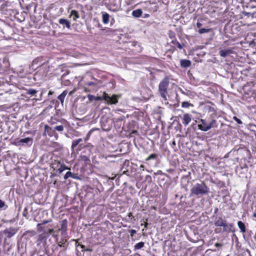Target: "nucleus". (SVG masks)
I'll use <instances>...</instances> for the list:
<instances>
[{"label":"nucleus","instance_id":"1","mask_svg":"<svg viewBox=\"0 0 256 256\" xmlns=\"http://www.w3.org/2000/svg\"><path fill=\"white\" fill-rule=\"evenodd\" d=\"M216 118V114L214 112L205 118L198 120V121H196L198 123V128L202 131L206 132L212 128H216L218 126V122Z\"/></svg>","mask_w":256,"mask_h":256},{"label":"nucleus","instance_id":"2","mask_svg":"<svg viewBox=\"0 0 256 256\" xmlns=\"http://www.w3.org/2000/svg\"><path fill=\"white\" fill-rule=\"evenodd\" d=\"M192 196H204L209 192V188L204 182L196 184L190 190Z\"/></svg>","mask_w":256,"mask_h":256},{"label":"nucleus","instance_id":"3","mask_svg":"<svg viewBox=\"0 0 256 256\" xmlns=\"http://www.w3.org/2000/svg\"><path fill=\"white\" fill-rule=\"evenodd\" d=\"M170 84V78L168 76H165L161 80L158 85V93L164 100H167L168 96V90Z\"/></svg>","mask_w":256,"mask_h":256},{"label":"nucleus","instance_id":"4","mask_svg":"<svg viewBox=\"0 0 256 256\" xmlns=\"http://www.w3.org/2000/svg\"><path fill=\"white\" fill-rule=\"evenodd\" d=\"M255 84L254 82L250 81L245 84L242 88V100H248V98L253 97L254 90L253 88Z\"/></svg>","mask_w":256,"mask_h":256},{"label":"nucleus","instance_id":"5","mask_svg":"<svg viewBox=\"0 0 256 256\" xmlns=\"http://www.w3.org/2000/svg\"><path fill=\"white\" fill-rule=\"evenodd\" d=\"M50 234L46 232H43L42 234H40L36 241V246H43L46 250L48 249V245L47 242V234Z\"/></svg>","mask_w":256,"mask_h":256},{"label":"nucleus","instance_id":"6","mask_svg":"<svg viewBox=\"0 0 256 256\" xmlns=\"http://www.w3.org/2000/svg\"><path fill=\"white\" fill-rule=\"evenodd\" d=\"M103 98L108 104H115L118 102V96L117 95L113 94L110 96L107 93H103Z\"/></svg>","mask_w":256,"mask_h":256},{"label":"nucleus","instance_id":"7","mask_svg":"<svg viewBox=\"0 0 256 256\" xmlns=\"http://www.w3.org/2000/svg\"><path fill=\"white\" fill-rule=\"evenodd\" d=\"M212 218L214 220V226L216 227H220V228H216L215 229V232L220 233L221 232V224L223 223L225 220L223 219L221 216H218L214 214L212 216Z\"/></svg>","mask_w":256,"mask_h":256},{"label":"nucleus","instance_id":"8","mask_svg":"<svg viewBox=\"0 0 256 256\" xmlns=\"http://www.w3.org/2000/svg\"><path fill=\"white\" fill-rule=\"evenodd\" d=\"M18 228L10 227L8 228H6L2 231V233L6 235V236L4 238V241L6 242L7 238H10L14 236L18 232Z\"/></svg>","mask_w":256,"mask_h":256},{"label":"nucleus","instance_id":"9","mask_svg":"<svg viewBox=\"0 0 256 256\" xmlns=\"http://www.w3.org/2000/svg\"><path fill=\"white\" fill-rule=\"evenodd\" d=\"M52 220H44L40 224H37L38 230V232H48V234H52L54 232V230L52 226H50V228H48V230H45L46 226H43L42 225H44L47 223L50 222Z\"/></svg>","mask_w":256,"mask_h":256},{"label":"nucleus","instance_id":"10","mask_svg":"<svg viewBox=\"0 0 256 256\" xmlns=\"http://www.w3.org/2000/svg\"><path fill=\"white\" fill-rule=\"evenodd\" d=\"M128 48L130 49V50L132 53H134V54H136V52H141V50H142L141 47L140 46L139 44H138L136 42H129L128 44Z\"/></svg>","mask_w":256,"mask_h":256},{"label":"nucleus","instance_id":"11","mask_svg":"<svg viewBox=\"0 0 256 256\" xmlns=\"http://www.w3.org/2000/svg\"><path fill=\"white\" fill-rule=\"evenodd\" d=\"M44 133L50 137L54 136L56 140L58 138V134L56 132L54 127L52 128L46 124L44 126Z\"/></svg>","mask_w":256,"mask_h":256},{"label":"nucleus","instance_id":"12","mask_svg":"<svg viewBox=\"0 0 256 256\" xmlns=\"http://www.w3.org/2000/svg\"><path fill=\"white\" fill-rule=\"evenodd\" d=\"M68 223L66 219H64L60 222V228L58 229V230L60 231L62 236H66L67 235Z\"/></svg>","mask_w":256,"mask_h":256},{"label":"nucleus","instance_id":"13","mask_svg":"<svg viewBox=\"0 0 256 256\" xmlns=\"http://www.w3.org/2000/svg\"><path fill=\"white\" fill-rule=\"evenodd\" d=\"M219 50V54L223 58H226L227 56L233 54L234 52L233 48H223L221 47Z\"/></svg>","mask_w":256,"mask_h":256},{"label":"nucleus","instance_id":"14","mask_svg":"<svg viewBox=\"0 0 256 256\" xmlns=\"http://www.w3.org/2000/svg\"><path fill=\"white\" fill-rule=\"evenodd\" d=\"M18 143L19 145L23 144L24 143L26 146H30L33 143V139L30 137L21 138L18 140Z\"/></svg>","mask_w":256,"mask_h":256},{"label":"nucleus","instance_id":"15","mask_svg":"<svg viewBox=\"0 0 256 256\" xmlns=\"http://www.w3.org/2000/svg\"><path fill=\"white\" fill-rule=\"evenodd\" d=\"M62 236L63 237L61 238L60 240L58 242V246L56 248V250H58V247L63 248H68V243L67 242V240L66 238V236Z\"/></svg>","mask_w":256,"mask_h":256},{"label":"nucleus","instance_id":"16","mask_svg":"<svg viewBox=\"0 0 256 256\" xmlns=\"http://www.w3.org/2000/svg\"><path fill=\"white\" fill-rule=\"evenodd\" d=\"M182 122L184 126H188L192 120V115L189 114H184L183 115Z\"/></svg>","mask_w":256,"mask_h":256},{"label":"nucleus","instance_id":"17","mask_svg":"<svg viewBox=\"0 0 256 256\" xmlns=\"http://www.w3.org/2000/svg\"><path fill=\"white\" fill-rule=\"evenodd\" d=\"M58 22L60 24L62 25L63 28H64L65 26L68 29L71 28L70 22L65 18H60L58 20Z\"/></svg>","mask_w":256,"mask_h":256},{"label":"nucleus","instance_id":"18","mask_svg":"<svg viewBox=\"0 0 256 256\" xmlns=\"http://www.w3.org/2000/svg\"><path fill=\"white\" fill-rule=\"evenodd\" d=\"M41 60L42 58H38L34 59L32 62V66L35 67L36 68L44 65V62H41Z\"/></svg>","mask_w":256,"mask_h":256},{"label":"nucleus","instance_id":"19","mask_svg":"<svg viewBox=\"0 0 256 256\" xmlns=\"http://www.w3.org/2000/svg\"><path fill=\"white\" fill-rule=\"evenodd\" d=\"M170 43L172 44L174 46V48H178L180 50H182L184 46V44H180L178 41V40H176V38H174V40H172L170 42Z\"/></svg>","mask_w":256,"mask_h":256},{"label":"nucleus","instance_id":"20","mask_svg":"<svg viewBox=\"0 0 256 256\" xmlns=\"http://www.w3.org/2000/svg\"><path fill=\"white\" fill-rule=\"evenodd\" d=\"M101 14H102V22L105 24H108L109 22L110 16L108 13L104 12H102Z\"/></svg>","mask_w":256,"mask_h":256},{"label":"nucleus","instance_id":"21","mask_svg":"<svg viewBox=\"0 0 256 256\" xmlns=\"http://www.w3.org/2000/svg\"><path fill=\"white\" fill-rule=\"evenodd\" d=\"M221 227L223 228V230L224 232L230 231L232 227V224L227 223L226 220H224L223 223L221 224Z\"/></svg>","mask_w":256,"mask_h":256},{"label":"nucleus","instance_id":"22","mask_svg":"<svg viewBox=\"0 0 256 256\" xmlns=\"http://www.w3.org/2000/svg\"><path fill=\"white\" fill-rule=\"evenodd\" d=\"M60 162L58 160H52L50 164V167L53 169L54 170H57L58 168H59L60 164Z\"/></svg>","mask_w":256,"mask_h":256},{"label":"nucleus","instance_id":"23","mask_svg":"<svg viewBox=\"0 0 256 256\" xmlns=\"http://www.w3.org/2000/svg\"><path fill=\"white\" fill-rule=\"evenodd\" d=\"M180 64L182 67L186 68L189 67L191 65V62L188 60H181Z\"/></svg>","mask_w":256,"mask_h":256},{"label":"nucleus","instance_id":"24","mask_svg":"<svg viewBox=\"0 0 256 256\" xmlns=\"http://www.w3.org/2000/svg\"><path fill=\"white\" fill-rule=\"evenodd\" d=\"M142 14V11L140 8L134 10L132 12V16L134 18H140Z\"/></svg>","mask_w":256,"mask_h":256},{"label":"nucleus","instance_id":"25","mask_svg":"<svg viewBox=\"0 0 256 256\" xmlns=\"http://www.w3.org/2000/svg\"><path fill=\"white\" fill-rule=\"evenodd\" d=\"M82 141V138H79L78 139L74 140L72 142V146L71 148L72 149H74V148H76L78 145L80 144V146H82V144H80V142Z\"/></svg>","mask_w":256,"mask_h":256},{"label":"nucleus","instance_id":"26","mask_svg":"<svg viewBox=\"0 0 256 256\" xmlns=\"http://www.w3.org/2000/svg\"><path fill=\"white\" fill-rule=\"evenodd\" d=\"M68 94V91L66 90H64L60 94L58 98L60 100L61 104H63L65 97Z\"/></svg>","mask_w":256,"mask_h":256},{"label":"nucleus","instance_id":"27","mask_svg":"<svg viewBox=\"0 0 256 256\" xmlns=\"http://www.w3.org/2000/svg\"><path fill=\"white\" fill-rule=\"evenodd\" d=\"M238 226L242 232H243V233L246 232V226H245L243 222H242V221H238Z\"/></svg>","mask_w":256,"mask_h":256},{"label":"nucleus","instance_id":"28","mask_svg":"<svg viewBox=\"0 0 256 256\" xmlns=\"http://www.w3.org/2000/svg\"><path fill=\"white\" fill-rule=\"evenodd\" d=\"M69 169L67 166L64 163H60L59 168H58L57 171L59 172V173H62L64 170Z\"/></svg>","mask_w":256,"mask_h":256},{"label":"nucleus","instance_id":"29","mask_svg":"<svg viewBox=\"0 0 256 256\" xmlns=\"http://www.w3.org/2000/svg\"><path fill=\"white\" fill-rule=\"evenodd\" d=\"M70 16H74V17H73L74 20H76L80 17L78 12L76 10H72L71 11Z\"/></svg>","mask_w":256,"mask_h":256},{"label":"nucleus","instance_id":"30","mask_svg":"<svg viewBox=\"0 0 256 256\" xmlns=\"http://www.w3.org/2000/svg\"><path fill=\"white\" fill-rule=\"evenodd\" d=\"M36 232L34 230H28L25 232L24 235L28 236V237H32L36 235Z\"/></svg>","mask_w":256,"mask_h":256},{"label":"nucleus","instance_id":"31","mask_svg":"<svg viewBox=\"0 0 256 256\" xmlns=\"http://www.w3.org/2000/svg\"><path fill=\"white\" fill-rule=\"evenodd\" d=\"M158 158V154H152L146 158V161L148 162L150 160H156Z\"/></svg>","mask_w":256,"mask_h":256},{"label":"nucleus","instance_id":"32","mask_svg":"<svg viewBox=\"0 0 256 256\" xmlns=\"http://www.w3.org/2000/svg\"><path fill=\"white\" fill-rule=\"evenodd\" d=\"M38 92L37 90H34V89H32V88H30L28 90H26V94H30L31 96H36V92Z\"/></svg>","mask_w":256,"mask_h":256},{"label":"nucleus","instance_id":"33","mask_svg":"<svg viewBox=\"0 0 256 256\" xmlns=\"http://www.w3.org/2000/svg\"><path fill=\"white\" fill-rule=\"evenodd\" d=\"M144 246V243L142 242H139L134 246L135 250H139L143 248Z\"/></svg>","mask_w":256,"mask_h":256},{"label":"nucleus","instance_id":"34","mask_svg":"<svg viewBox=\"0 0 256 256\" xmlns=\"http://www.w3.org/2000/svg\"><path fill=\"white\" fill-rule=\"evenodd\" d=\"M168 37L172 40L176 38V34L174 32L170 30L168 32Z\"/></svg>","mask_w":256,"mask_h":256},{"label":"nucleus","instance_id":"35","mask_svg":"<svg viewBox=\"0 0 256 256\" xmlns=\"http://www.w3.org/2000/svg\"><path fill=\"white\" fill-rule=\"evenodd\" d=\"M190 106H192L193 105H192V104L188 102H183L182 103V108H188Z\"/></svg>","mask_w":256,"mask_h":256},{"label":"nucleus","instance_id":"36","mask_svg":"<svg viewBox=\"0 0 256 256\" xmlns=\"http://www.w3.org/2000/svg\"><path fill=\"white\" fill-rule=\"evenodd\" d=\"M54 128L55 131L57 130L60 132H62L64 130V126L62 125L56 126H54Z\"/></svg>","mask_w":256,"mask_h":256},{"label":"nucleus","instance_id":"37","mask_svg":"<svg viewBox=\"0 0 256 256\" xmlns=\"http://www.w3.org/2000/svg\"><path fill=\"white\" fill-rule=\"evenodd\" d=\"M94 131V129H91L88 132V133L87 134L86 136L84 138V140L85 142H86L87 140H88L90 138V135L92 134L93 132Z\"/></svg>","mask_w":256,"mask_h":256},{"label":"nucleus","instance_id":"38","mask_svg":"<svg viewBox=\"0 0 256 256\" xmlns=\"http://www.w3.org/2000/svg\"><path fill=\"white\" fill-rule=\"evenodd\" d=\"M124 120V116H119L118 118H114V122H122Z\"/></svg>","mask_w":256,"mask_h":256},{"label":"nucleus","instance_id":"39","mask_svg":"<svg viewBox=\"0 0 256 256\" xmlns=\"http://www.w3.org/2000/svg\"><path fill=\"white\" fill-rule=\"evenodd\" d=\"M210 30L208 29V28H200L198 30V33L200 34H202L204 33L208 32H210Z\"/></svg>","mask_w":256,"mask_h":256},{"label":"nucleus","instance_id":"40","mask_svg":"<svg viewBox=\"0 0 256 256\" xmlns=\"http://www.w3.org/2000/svg\"><path fill=\"white\" fill-rule=\"evenodd\" d=\"M4 208V210L8 208V206L6 204L5 202L0 199V208Z\"/></svg>","mask_w":256,"mask_h":256},{"label":"nucleus","instance_id":"41","mask_svg":"<svg viewBox=\"0 0 256 256\" xmlns=\"http://www.w3.org/2000/svg\"><path fill=\"white\" fill-rule=\"evenodd\" d=\"M72 174L70 172L68 171L66 172V174L64 176V178L65 180H66V179L68 178L72 177Z\"/></svg>","mask_w":256,"mask_h":256},{"label":"nucleus","instance_id":"42","mask_svg":"<svg viewBox=\"0 0 256 256\" xmlns=\"http://www.w3.org/2000/svg\"><path fill=\"white\" fill-rule=\"evenodd\" d=\"M130 236L133 237L134 234L136 233V230H130Z\"/></svg>","mask_w":256,"mask_h":256},{"label":"nucleus","instance_id":"43","mask_svg":"<svg viewBox=\"0 0 256 256\" xmlns=\"http://www.w3.org/2000/svg\"><path fill=\"white\" fill-rule=\"evenodd\" d=\"M28 214V209L26 208L24 210V212H23V213H22V215L24 216V217H26L27 216V214Z\"/></svg>","mask_w":256,"mask_h":256},{"label":"nucleus","instance_id":"44","mask_svg":"<svg viewBox=\"0 0 256 256\" xmlns=\"http://www.w3.org/2000/svg\"><path fill=\"white\" fill-rule=\"evenodd\" d=\"M95 84H96L92 82H86L84 84L86 86H90L94 85Z\"/></svg>","mask_w":256,"mask_h":256},{"label":"nucleus","instance_id":"45","mask_svg":"<svg viewBox=\"0 0 256 256\" xmlns=\"http://www.w3.org/2000/svg\"><path fill=\"white\" fill-rule=\"evenodd\" d=\"M234 120L237 122V123H238V124H242V120L234 116Z\"/></svg>","mask_w":256,"mask_h":256},{"label":"nucleus","instance_id":"46","mask_svg":"<svg viewBox=\"0 0 256 256\" xmlns=\"http://www.w3.org/2000/svg\"><path fill=\"white\" fill-rule=\"evenodd\" d=\"M3 234H4L2 233V232H0V246L1 245L2 242V238H3Z\"/></svg>","mask_w":256,"mask_h":256},{"label":"nucleus","instance_id":"47","mask_svg":"<svg viewBox=\"0 0 256 256\" xmlns=\"http://www.w3.org/2000/svg\"><path fill=\"white\" fill-rule=\"evenodd\" d=\"M128 216L129 218H130L131 219H134V216L132 215V212H129L128 214Z\"/></svg>","mask_w":256,"mask_h":256},{"label":"nucleus","instance_id":"48","mask_svg":"<svg viewBox=\"0 0 256 256\" xmlns=\"http://www.w3.org/2000/svg\"><path fill=\"white\" fill-rule=\"evenodd\" d=\"M196 26L198 28H200L202 26V24H201L199 22H198L196 23Z\"/></svg>","mask_w":256,"mask_h":256},{"label":"nucleus","instance_id":"49","mask_svg":"<svg viewBox=\"0 0 256 256\" xmlns=\"http://www.w3.org/2000/svg\"><path fill=\"white\" fill-rule=\"evenodd\" d=\"M96 100H104V98H103V96H98V97H97Z\"/></svg>","mask_w":256,"mask_h":256},{"label":"nucleus","instance_id":"50","mask_svg":"<svg viewBox=\"0 0 256 256\" xmlns=\"http://www.w3.org/2000/svg\"><path fill=\"white\" fill-rule=\"evenodd\" d=\"M214 246L216 247H218V246H221L222 244H220V243L216 242V243L215 244Z\"/></svg>","mask_w":256,"mask_h":256},{"label":"nucleus","instance_id":"51","mask_svg":"<svg viewBox=\"0 0 256 256\" xmlns=\"http://www.w3.org/2000/svg\"><path fill=\"white\" fill-rule=\"evenodd\" d=\"M140 170H144V166L142 164L140 166Z\"/></svg>","mask_w":256,"mask_h":256},{"label":"nucleus","instance_id":"52","mask_svg":"<svg viewBox=\"0 0 256 256\" xmlns=\"http://www.w3.org/2000/svg\"><path fill=\"white\" fill-rule=\"evenodd\" d=\"M50 226H52V225H48L47 226H46L45 230H48V228H50Z\"/></svg>","mask_w":256,"mask_h":256},{"label":"nucleus","instance_id":"53","mask_svg":"<svg viewBox=\"0 0 256 256\" xmlns=\"http://www.w3.org/2000/svg\"><path fill=\"white\" fill-rule=\"evenodd\" d=\"M150 16V15L148 14H144V18H148Z\"/></svg>","mask_w":256,"mask_h":256},{"label":"nucleus","instance_id":"54","mask_svg":"<svg viewBox=\"0 0 256 256\" xmlns=\"http://www.w3.org/2000/svg\"><path fill=\"white\" fill-rule=\"evenodd\" d=\"M218 211V208H216L215 210H214V214H216Z\"/></svg>","mask_w":256,"mask_h":256},{"label":"nucleus","instance_id":"55","mask_svg":"<svg viewBox=\"0 0 256 256\" xmlns=\"http://www.w3.org/2000/svg\"><path fill=\"white\" fill-rule=\"evenodd\" d=\"M172 144L174 145V146H176V141L175 140H174L172 142Z\"/></svg>","mask_w":256,"mask_h":256},{"label":"nucleus","instance_id":"56","mask_svg":"<svg viewBox=\"0 0 256 256\" xmlns=\"http://www.w3.org/2000/svg\"><path fill=\"white\" fill-rule=\"evenodd\" d=\"M148 2H149V4H154V2H152V1H150H150Z\"/></svg>","mask_w":256,"mask_h":256},{"label":"nucleus","instance_id":"57","mask_svg":"<svg viewBox=\"0 0 256 256\" xmlns=\"http://www.w3.org/2000/svg\"><path fill=\"white\" fill-rule=\"evenodd\" d=\"M73 92H74V91H71V92H69V94H70V95H71V94H72Z\"/></svg>","mask_w":256,"mask_h":256},{"label":"nucleus","instance_id":"58","mask_svg":"<svg viewBox=\"0 0 256 256\" xmlns=\"http://www.w3.org/2000/svg\"><path fill=\"white\" fill-rule=\"evenodd\" d=\"M227 43V42L226 41H224V44H222L224 45V44H226Z\"/></svg>","mask_w":256,"mask_h":256},{"label":"nucleus","instance_id":"59","mask_svg":"<svg viewBox=\"0 0 256 256\" xmlns=\"http://www.w3.org/2000/svg\"><path fill=\"white\" fill-rule=\"evenodd\" d=\"M254 216L256 217V213L254 214Z\"/></svg>","mask_w":256,"mask_h":256},{"label":"nucleus","instance_id":"60","mask_svg":"<svg viewBox=\"0 0 256 256\" xmlns=\"http://www.w3.org/2000/svg\"><path fill=\"white\" fill-rule=\"evenodd\" d=\"M108 31L111 32L112 30H110V28H108Z\"/></svg>","mask_w":256,"mask_h":256},{"label":"nucleus","instance_id":"61","mask_svg":"<svg viewBox=\"0 0 256 256\" xmlns=\"http://www.w3.org/2000/svg\"><path fill=\"white\" fill-rule=\"evenodd\" d=\"M81 247H82V248H84V245H82V246H81Z\"/></svg>","mask_w":256,"mask_h":256},{"label":"nucleus","instance_id":"62","mask_svg":"<svg viewBox=\"0 0 256 256\" xmlns=\"http://www.w3.org/2000/svg\"><path fill=\"white\" fill-rule=\"evenodd\" d=\"M147 224H147V223H146V224H145V227H146Z\"/></svg>","mask_w":256,"mask_h":256},{"label":"nucleus","instance_id":"63","mask_svg":"<svg viewBox=\"0 0 256 256\" xmlns=\"http://www.w3.org/2000/svg\"><path fill=\"white\" fill-rule=\"evenodd\" d=\"M254 238H256V236H254Z\"/></svg>","mask_w":256,"mask_h":256},{"label":"nucleus","instance_id":"64","mask_svg":"<svg viewBox=\"0 0 256 256\" xmlns=\"http://www.w3.org/2000/svg\"><path fill=\"white\" fill-rule=\"evenodd\" d=\"M39 256H43L42 255H40Z\"/></svg>","mask_w":256,"mask_h":256}]
</instances>
